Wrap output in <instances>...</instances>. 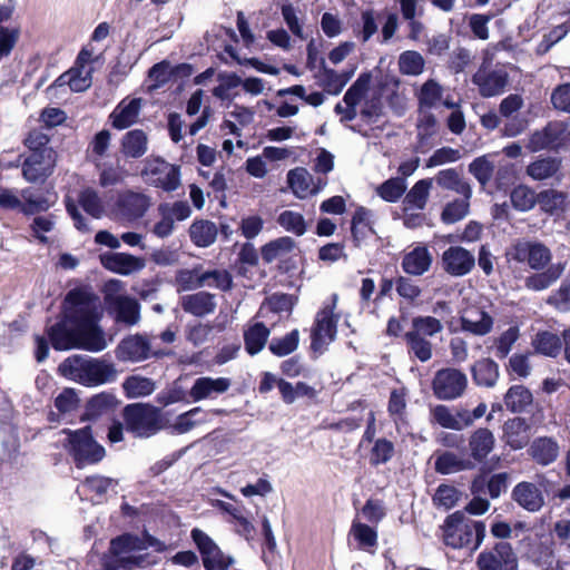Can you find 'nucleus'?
Returning <instances> with one entry per match:
<instances>
[{"mask_svg":"<svg viewBox=\"0 0 570 570\" xmlns=\"http://www.w3.org/2000/svg\"><path fill=\"white\" fill-rule=\"evenodd\" d=\"M99 299L82 289L70 291L63 304V318L52 325L48 335L56 350L82 348L100 352L107 347L104 332L98 326Z\"/></svg>","mask_w":570,"mask_h":570,"instance_id":"nucleus-1","label":"nucleus"},{"mask_svg":"<svg viewBox=\"0 0 570 570\" xmlns=\"http://www.w3.org/2000/svg\"><path fill=\"white\" fill-rule=\"evenodd\" d=\"M62 376L86 386H97L114 382L118 372L115 365L101 358L72 355L59 365Z\"/></svg>","mask_w":570,"mask_h":570,"instance_id":"nucleus-2","label":"nucleus"},{"mask_svg":"<svg viewBox=\"0 0 570 570\" xmlns=\"http://www.w3.org/2000/svg\"><path fill=\"white\" fill-rule=\"evenodd\" d=\"M485 538L483 521H465L464 513L455 511L449 514L443 524V541L453 549H478Z\"/></svg>","mask_w":570,"mask_h":570,"instance_id":"nucleus-3","label":"nucleus"},{"mask_svg":"<svg viewBox=\"0 0 570 570\" xmlns=\"http://www.w3.org/2000/svg\"><path fill=\"white\" fill-rule=\"evenodd\" d=\"M125 430L135 438L148 439L167 426L161 411L148 403L128 404L122 410Z\"/></svg>","mask_w":570,"mask_h":570,"instance_id":"nucleus-4","label":"nucleus"},{"mask_svg":"<svg viewBox=\"0 0 570 570\" xmlns=\"http://www.w3.org/2000/svg\"><path fill=\"white\" fill-rule=\"evenodd\" d=\"M443 330L440 320L433 316H415L412 318V327L404 334L407 352L414 358L425 363L432 358L433 345L428 340Z\"/></svg>","mask_w":570,"mask_h":570,"instance_id":"nucleus-5","label":"nucleus"},{"mask_svg":"<svg viewBox=\"0 0 570 570\" xmlns=\"http://www.w3.org/2000/svg\"><path fill=\"white\" fill-rule=\"evenodd\" d=\"M60 436L59 442L73 456L79 468L97 463L105 456V449L94 441L89 428L63 430Z\"/></svg>","mask_w":570,"mask_h":570,"instance_id":"nucleus-6","label":"nucleus"},{"mask_svg":"<svg viewBox=\"0 0 570 570\" xmlns=\"http://www.w3.org/2000/svg\"><path fill=\"white\" fill-rule=\"evenodd\" d=\"M124 283L119 279H110L105 284V301L116 322L128 326L136 325L140 321V305L136 298L124 295Z\"/></svg>","mask_w":570,"mask_h":570,"instance_id":"nucleus-7","label":"nucleus"},{"mask_svg":"<svg viewBox=\"0 0 570 570\" xmlns=\"http://www.w3.org/2000/svg\"><path fill=\"white\" fill-rule=\"evenodd\" d=\"M338 302V295L332 294L330 299L317 312L311 331V348L314 352L322 351L323 347L336 338L337 324L341 318L335 313Z\"/></svg>","mask_w":570,"mask_h":570,"instance_id":"nucleus-8","label":"nucleus"},{"mask_svg":"<svg viewBox=\"0 0 570 570\" xmlns=\"http://www.w3.org/2000/svg\"><path fill=\"white\" fill-rule=\"evenodd\" d=\"M509 262L527 264L531 269L542 271L552 259L551 250L538 240L517 239L505 252Z\"/></svg>","mask_w":570,"mask_h":570,"instance_id":"nucleus-9","label":"nucleus"},{"mask_svg":"<svg viewBox=\"0 0 570 570\" xmlns=\"http://www.w3.org/2000/svg\"><path fill=\"white\" fill-rule=\"evenodd\" d=\"M431 389L438 400H456L461 397L468 389L466 374L455 367L440 368L434 373Z\"/></svg>","mask_w":570,"mask_h":570,"instance_id":"nucleus-10","label":"nucleus"},{"mask_svg":"<svg viewBox=\"0 0 570 570\" xmlns=\"http://www.w3.org/2000/svg\"><path fill=\"white\" fill-rule=\"evenodd\" d=\"M141 176L147 184L167 191L175 190L180 184L179 168L159 157L145 161Z\"/></svg>","mask_w":570,"mask_h":570,"instance_id":"nucleus-11","label":"nucleus"},{"mask_svg":"<svg viewBox=\"0 0 570 570\" xmlns=\"http://www.w3.org/2000/svg\"><path fill=\"white\" fill-rule=\"evenodd\" d=\"M518 557L510 542L498 541L476 557L478 570H518Z\"/></svg>","mask_w":570,"mask_h":570,"instance_id":"nucleus-12","label":"nucleus"},{"mask_svg":"<svg viewBox=\"0 0 570 570\" xmlns=\"http://www.w3.org/2000/svg\"><path fill=\"white\" fill-rule=\"evenodd\" d=\"M57 155L53 149L30 153L22 164V176L31 184L45 183L53 173Z\"/></svg>","mask_w":570,"mask_h":570,"instance_id":"nucleus-13","label":"nucleus"},{"mask_svg":"<svg viewBox=\"0 0 570 570\" xmlns=\"http://www.w3.org/2000/svg\"><path fill=\"white\" fill-rule=\"evenodd\" d=\"M144 549L145 543L131 534L121 535L110 543L111 553L124 568L145 567V554L140 553Z\"/></svg>","mask_w":570,"mask_h":570,"instance_id":"nucleus-14","label":"nucleus"},{"mask_svg":"<svg viewBox=\"0 0 570 570\" xmlns=\"http://www.w3.org/2000/svg\"><path fill=\"white\" fill-rule=\"evenodd\" d=\"M151 355L158 356V352L151 351L149 340L144 335H130L124 338L116 348V356L124 362H141Z\"/></svg>","mask_w":570,"mask_h":570,"instance_id":"nucleus-15","label":"nucleus"},{"mask_svg":"<svg viewBox=\"0 0 570 570\" xmlns=\"http://www.w3.org/2000/svg\"><path fill=\"white\" fill-rule=\"evenodd\" d=\"M149 207L150 199L148 196L131 190L119 194L116 203L117 215L127 222L141 218Z\"/></svg>","mask_w":570,"mask_h":570,"instance_id":"nucleus-16","label":"nucleus"},{"mask_svg":"<svg viewBox=\"0 0 570 570\" xmlns=\"http://www.w3.org/2000/svg\"><path fill=\"white\" fill-rule=\"evenodd\" d=\"M475 265V258L471 252L461 246H450L442 254V267L451 276H464Z\"/></svg>","mask_w":570,"mask_h":570,"instance_id":"nucleus-17","label":"nucleus"},{"mask_svg":"<svg viewBox=\"0 0 570 570\" xmlns=\"http://www.w3.org/2000/svg\"><path fill=\"white\" fill-rule=\"evenodd\" d=\"M432 263L433 256L428 246L417 245L403 255L401 267L407 275L422 276L430 271Z\"/></svg>","mask_w":570,"mask_h":570,"instance_id":"nucleus-18","label":"nucleus"},{"mask_svg":"<svg viewBox=\"0 0 570 570\" xmlns=\"http://www.w3.org/2000/svg\"><path fill=\"white\" fill-rule=\"evenodd\" d=\"M100 262L110 272L129 275L145 267V261L127 253H106L100 256Z\"/></svg>","mask_w":570,"mask_h":570,"instance_id":"nucleus-19","label":"nucleus"},{"mask_svg":"<svg viewBox=\"0 0 570 570\" xmlns=\"http://www.w3.org/2000/svg\"><path fill=\"white\" fill-rule=\"evenodd\" d=\"M472 80L478 86L480 95L484 98H490L504 91L509 82V76L503 70H491L488 72H476Z\"/></svg>","mask_w":570,"mask_h":570,"instance_id":"nucleus-20","label":"nucleus"},{"mask_svg":"<svg viewBox=\"0 0 570 570\" xmlns=\"http://www.w3.org/2000/svg\"><path fill=\"white\" fill-rule=\"evenodd\" d=\"M511 498L529 512H537L544 504L543 494L540 489L534 483L527 481L519 482L513 488Z\"/></svg>","mask_w":570,"mask_h":570,"instance_id":"nucleus-21","label":"nucleus"},{"mask_svg":"<svg viewBox=\"0 0 570 570\" xmlns=\"http://www.w3.org/2000/svg\"><path fill=\"white\" fill-rule=\"evenodd\" d=\"M495 439L488 428H479L473 431L469 438L470 459L476 463H482L494 449Z\"/></svg>","mask_w":570,"mask_h":570,"instance_id":"nucleus-22","label":"nucleus"},{"mask_svg":"<svg viewBox=\"0 0 570 570\" xmlns=\"http://www.w3.org/2000/svg\"><path fill=\"white\" fill-rule=\"evenodd\" d=\"M141 98H125L110 114L111 124L117 129H125L134 125L141 109Z\"/></svg>","mask_w":570,"mask_h":570,"instance_id":"nucleus-23","label":"nucleus"},{"mask_svg":"<svg viewBox=\"0 0 570 570\" xmlns=\"http://www.w3.org/2000/svg\"><path fill=\"white\" fill-rule=\"evenodd\" d=\"M472 381L476 386L493 387L500 376L499 365L490 357L475 361L470 368Z\"/></svg>","mask_w":570,"mask_h":570,"instance_id":"nucleus-24","label":"nucleus"},{"mask_svg":"<svg viewBox=\"0 0 570 570\" xmlns=\"http://www.w3.org/2000/svg\"><path fill=\"white\" fill-rule=\"evenodd\" d=\"M530 426L524 417L515 416L509 419L503 425V433L507 444L513 450H521L528 445Z\"/></svg>","mask_w":570,"mask_h":570,"instance_id":"nucleus-25","label":"nucleus"},{"mask_svg":"<svg viewBox=\"0 0 570 570\" xmlns=\"http://www.w3.org/2000/svg\"><path fill=\"white\" fill-rule=\"evenodd\" d=\"M92 69L87 65H80L71 68L69 71L62 73L52 86H69L75 92H82L87 90L92 82Z\"/></svg>","mask_w":570,"mask_h":570,"instance_id":"nucleus-26","label":"nucleus"},{"mask_svg":"<svg viewBox=\"0 0 570 570\" xmlns=\"http://www.w3.org/2000/svg\"><path fill=\"white\" fill-rule=\"evenodd\" d=\"M528 452L538 464L549 465L557 460L559 445L552 438L541 436L531 443Z\"/></svg>","mask_w":570,"mask_h":570,"instance_id":"nucleus-27","label":"nucleus"},{"mask_svg":"<svg viewBox=\"0 0 570 570\" xmlns=\"http://www.w3.org/2000/svg\"><path fill=\"white\" fill-rule=\"evenodd\" d=\"M121 154L127 158H140L148 150V136L141 129L127 131L120 141Z\"/></svg>","mask_w":570,"mask_h":570,"instance_id":"nucleus-28","label":"nucleus"},{"mask_svg":"<svg viewBox=\"0 0 570 570\" xmlns=\"http://www.w3.org/2000/svg\"><path fill=\"white\" fill-rule=\"evenodd\" d=\"M271 330L263 323L256 322L249 325L243 334L244 346L247 354L254 356L258 354L266 345Z\"/></svg>","mask_w":570,"mask_h":570,"instance_id":"nucleus-29","label":"nucleus"},{"mask_svg":"<svg viewBox=\"0 0 570 570\" xmlns=\"http://www.w3.org/2000/svg\"><path fill=\"white\" fill-rule=\"evenodd\" d=\"M563 129L558 125L548 124L542 130L533 132L530 137V147L538 151L542 149H552L560 146Z\"/></svg>","mask_w":570,"mask_h":570,"instance_id":"nucleus-30","label":"nucleus"},{"mask_svg":"<svg viewBox=\"0 0 570 570\" xmlns=\"http://www.w3.org/2000/svg\"><path fill=\"white\" fill-rule=\"evenodd\" d=\"M474 468L475 464L471 459L459 458L455 453L450 451L442 452L434 461L435 472L442 475L472 470Z\"/></svg>","mask_w":570,"mask_h":570,"instance_id":"nucleus-31","label":"nucleus"},{"mask_svg":"<svg viewBox=\"0 0 570 570\" xmlns=\"http://www.w3.org/2000/svg\"><path fill=\"white\" fill-rule=\"evenodd\" d=\"M503 402L511 413H523L532 404L533 395L522 384L511 385L503 395Z\"/></svg>","mask_w":570,"mask_h":570,"instance_id":"nucleus-32","label":"nucleus"},{"mask_svg":"<svg viewBox=\"0 0 570 570\" xmlns=\"http://www.w3.org/2000/svg\"><path fill=\"white\" fill-rule=\"evenodd\" d=\"M279 395L285 404H293L298 397H307L311 401H315L318 392L305 382L298 381L293 385L285 380L279 383Z\"/></svg>","mask_w":570,"mask_h":570,"instance_id":"nucleus-33","label":"nucleus"},{"mask_svg":"<svg viewBox=\"0 0 570 570\" xmlns=\"http://www.w3.org/2000/svg\"><path fill=\"white\" fill-rule=\"evenodd\" d=\"M563 265L554 264L540 273H534L525 277L524 285L528 289L539 292L550 287L563 273Z\"/></svg>","mask_w":570,"mask_h":570,"instance_id":"nucleus-34","label":"nucleus"},{"mask_svg":"<svg viewBox=\"0 0 570 570\" xmlns=\"http://www.w3.org/2000/svg\"><path fill=\"white\" fill-rule=\"evenodd\" d=\"M373 233L368 220V210L360 206L355 209L351 220V235L354 247H360L362 242Z\"/></svg>","mask_w":570,"mask_h":570,"instance_id":"nucleus-35","label":"nucleus"},{"mask_svg":"<svg viewBox=\"0 0 570 570\" xmlns=\"http://www.w3.org/2000/svg\"><path fill=\"white\" fill-rule=\"evenodd\" d=\"M295 248L296 242L292 237L282 236L263 245L261 248V255L263 261L269 264L293 252Z\"/></svg>","mask_w":570,"mask_h":570,"instance_id":"nucleus-36","label":"nucleus"},{"mask_svg":"<svg viewBox=\"0 0 570 570\" xmlns=\"http://www.w3.org/2000/svg\"><path fill=\"white\" fill-rule=\"evenodd\" d=\"M20 195L22 200L20 212L26 215L46 212L56 203L57 199L55 194H48L46 197L35 196L30 188L22 189Z\"/></svg>","mask_w":570,"mask_h":570,"instance_id":"nucleus-37","label":"nucleus"},{"mask_svg":"<svg viewBox=\"0 0 570 570\" xmlns=\"http://www.w3.org/2000/svg\"><path fill=\"white\" fill-rule=\"evenodd\" d=\"M561 168V159L556 157L538 158L527 167V174L534 180L553 177Z\"/></svg>","mask_w":570,"mask_h":570,"instance_id":"nucleus-38","label":"nucleus"},{"mask_svg":"<svg viewBox=\"0 0 570 570\" xmlns=\"http://www.w3.org/2000/svg\"><path fill=\"white\" fill-rule=\"evenodd\" d=\"M394 455L395 444L384 436L377 438L368 452V463L376 468L390 462Z\"/></svg>","mask_w":570,"mask_h":570,"instance_id":"nucleus-39","label":"nucleus"},{"mask_svg":"<svg viewBox=\"0 0 570 570\" xmlns=\"http://www.w3.org/2000/svg\"><path fill=\"white\" fill-rule=\"evenodd\" d=\"M431 422L444 429L461 431L464 429L463 421L460 417V410L455 413L443 404H438L431 409Z\"/></svg>","mask_w":570,"mask_h":570,"instance_id":"nucleus-40","label":"nucleus"},{"mask_svg":"<svg viewBox=\"0 0 570 570\" xmlns=\"http://www.w3.org/2000/svg\"><path fill=\"white\" fill-rule=\"evenodd\" d=\"M532 344L539 354L549 357H557L562 348L561 338L549 331L538 332Z\"/></svg>","mask_w":570,"mask_h":570,"instance_id":"nucleus-41","label":"nucleus"},{"mask_svg":"<svg viewBox=\"0 0 570 570\" xmlns=\"http://www.w3.org/2000/svg\"><path fill=\"white\" fill-rule=\"evenodd\" d=\"M122 389L129 399H138L150 395L156 390L151 379L131 375L122 382Z\"/></svg>","mask_w":570,"mask_h":570,"instance_id":"nucleus-42","label":"nucleus"},{"mask_svg":"<svg viewBox=\"0 0 570 570\" xmlns=\"http://www.w3.org/2000/svg\"><path fill=\"white\" fill-rule=\"evenodd\" d=\"M435 180L442 188L454 190L466 197L471 195L470 185L460 177L454 168L440 170L435 176Z\"/></svg>","mask_w":570,"mask_h":570,"instance_id":"nucleus-43","label":"nucleus"},{"mask_svg":"<svg viewBox=\"0 0 570 570\" xmlns=\"http://www.w3.org/2000/svg\"><path fill=\"white\" fill-rule=\"evenodd\" d=\"M298 344L299 332L295 328L282 337H273L268 344V350L273 355L284 357L294 353L297 350Z\"/></svg>","mask_w":570,"mask_h":570,"instance_id":"nucleus-44","label":"nucleus"},{"mask_svg":"<svg viewBox=\"0 0 570 570\" xmlns=\"http://www.w3.org/2000/svg\"><path fill=\"white\" fill-rule=\"evenodd\" d=\"M78 203L92 218L99 219L106 214V207L101 197L92 188L82 189L78 195Z\"/></svg>","mask_w":570,"mask_h":570,"instance_id":"nucleus-45","label":"nucleus"},{"mask_svg":"<svg viewBox=\"0 0 570 570\" xmlns=\"http://www.w3.org/2000/svg\"><path fill=\"white\" fill-rule=\"evenodd\" d=\"M183 308L196 316H203L212 312L214 303L209 293L199 292L193 295H187L183 298Z\"/></svg>","mask_w":570,"mask_h":570,"instance_id":"nucleus-46","label":"nucleus"},{"mask_svg":"<svg viewBox=\"0 0 570 570\" xmlns=\"http://www.w3.org/2000/svg\"><path fill=\"white\" fill-rule=\"evenodd\" d=\"M538 204L548 214L563 210L567 205V194L557 189H546L538 193Z\"/></svg>","mask_w":570,"mask_h":570,"instance_id":"nucleus-47","label":"nucleus"},{"mask_svg":"<svg viewBox=\"0 0 570 570\" xmlns=\"http://www.w3.org/2000/svg\"><path fill=\"white\" fill-rule=\"evenodd\" d=\"M510 200L514 209L528 212L538 204V194L525 185H518L512 189Z\"/></svg>","mask_w":570,"mask_h":570,"instance_id":"nucleus-48","label":"nucleus"},{"mask_svg":"<svg viewBox=\"0 0 570 570\" xmlns=\"http://www.w3.org/2000/svg\"><path fill=\"white\" fill-rule=\"evenodd\" d=\"M371 85V73L363 72L358 78L351 85L343 97V101L346 106L356 107L361 100L365 97Z\"/></svg>","mask_w":570,"mask_h":570,"instance_id":"nucleus-49","label":"nucleus"},{"mask_svg":"<svg viewBox=\"0 0 570 570\" xmlns=\"http://www.w3.org/2000/svg\"><path fill=\"white\" fill-rule=\"evenodd\" d=\"M431 186V179L426 178L417 180L405 195V205L411 208L423 209L426 205Z\"/></svg>","mask_w":570,"mask_h":570,"instance_id":"nucleus-50","label":"nucleus"},{"mask_svg":"<svg viewBox=\"0 0 570 570\" xmlns=\"http://www.w3.org/2000/svg\"><path fill=\"white\" fill-rule=\"evenodd\" d=\"M320 66L322 72L315 76L318 79V85L328 95H340L344 87L340 80L338 72L332 68H327L324 58H320Z\"/></svg>","mask_w":570,"mask_h":570,"instance_id":"nucleus-51","label":"nucleus"},{"mask_svg":"<svg viewBox=\"0 0 570 570\" xmlns=\"http://www.w3.org/2000/svg\"><path fill=\"white\" fill-rule=\"evenodd\" d=\"M277 224L296 236H303L307 230L304 216L294 210L282 212L277 217Z\"/></svg>","mask_w":570,"mask_h":570,"instance_id":"nucleus-52","label":"nucleus"},{"mask_svg":"<svg viewBox=\"0 0 570 570\" xmlns=\"http://www.w3.org/2000/svg\"><path fill=\"white\" fill-rule=\"evenodd\" d=\"M406 184L403 178L394 177L385 180L376 188V194L387 203L397 202L405 193Z\"/></svg>","mask_w":570,"mask_h":570,"instance_id":"nucleus-53","label":"nucleus"},{"mask_svg":"<svg viewBox=\"0 0 570 570\" xmlns=\"http://www.w3.org/2000/svg\"><path fill=\"white\" fill-rule=\"evenodd\" d=\"M118 401L116 396L111 393H99L92 396L87 404V415L91 417L99 416L104 413L116 407Z\"/></svg>","mask_w":570,"mask_h":570,"instance_id":"nucleus-54","label":"nucleus"},{"mask_svg":"<svg viewBox=\"0 0 570 570\" xmlns=\"http://www.w3.org/2000/svg\"><path fill=\"white\" fill-rule=\"evenodd\" d=\"M399 67L403 75L417 76L423 72L424 59L414 50H407L400 55Z\"/></svg>","mask_w":570,"mask_h":570,"instance_id":"nucleus-55","label":"nucleus"},{"mask_svg":"<svg viewBox=\"0 0 570 570\" xmlns=\"http://www.w3.org/2000/svg\"><path fill=\"white\" fill-rule=\"evenodd\" d=\"M480 318L478 321H471L466 317H461V327L463 331L471 334L483 336L491 332L493 327V318L485 311H479Z\"/></svg>","mask_w":570,"mask_h":570,"instance_id":"nucleus-56","label":"nucleus"},{"mask_svg":"<svg viewBox=\"0 0 570 570\" xmlns=\"http://www.w3.org/2000/svg\"><path fill=\"white\" fill-rule=\"evenodd\" d=\"M351 533L357 541L361 549H368L377 546V532L374 528L358 522L353 521Z\"/></svg>","mask_w":570,"mask_h":570,"instance_id":"nucleus-57","label":"nucleus"},{"mask_svg":"<svg viewBox=\"0 0 570 570\" xmlns=\"http://www.w3.org/2000/svg\"><path fill=\"white\" fill-rule=\"evenodd\" d=\"M460 495L461 493L455 487L442 483L435 490L432 501L436 508L450 510L456 504Z\"/></svg>","mask_w":570,"mask_h":570,"instance_id":"nucleus-58","label":"nucleus"},{"mask_svg":"<svg viewBox=\"0 0 570 570\" xmlns=\"http://www.w3.org/2000/svg\"><path fill=\"white\" fill-rule=\"evenodd\" d=\"M214 276V273L207 272L199 274L198 271L184 269L176 276V282L181 291H189L202 287L207 278Z\"/></svg>","mask_w":570,"mask_h":570,"instance_id":"nucleus-59","label":"nucleus"},{"mask_svg":"<svg viewBox=\"0 0 570 570\" xmlns=\"http://www.w3.org/2000/svg\"><path fill=\"white\" fill-rule=\"evenodd\" d=\"M190 238L197 246H209L214 242V225L207 220L195 222L189 229Z\"/></svg>","mask_w":570,"mask_h":570,"instance_id":"nucleus-60","label":"nucleus"},{"mask_svg":"<svg viewBox=\"0 0 570 570\" xmlns=\"http://www.w3.org/2000/svg\"><path fill=\"white\" fill-rule=\"evenodd\" d=\"M469 171L481 185H485L493 176L494 165L485 156H481L469 165Z\"/></svg>","mask_w":570,"mask_h":570,"instance_id":"nucleus-61","label":"nucleus"},{"mask_svg":"<svg viewBox=\"0 0 570 570\" xmlns=\"http://www.w3.org/2000/svg\"><path fill=\"white\" fill-rule=\"evenodd\" d=\"M547 303L559 311H570V278H564L559 288L552 292Z\"/></svg>","mask_w":570,"mask_h":570,"instance_id":"nucleus-62","label":"nucleus"},{"mask_svg":"<svg viewBox=\"0 0 570 570\" xmlns=\"http://www.w3.org/2000/svg\"><path fill=\"white\" fill-rule=\"evenodd\" d=\"M395 289L399 296L409 303H414L422 294L421 287L413 279L405 276H399L395 279Z\"/></svg>","mask_w":570,"mask_h":570,"instance_id":"nucleus-63","label":"nucleus"},{"mask_svg":"<svg viewBox=\"0 0 570 570\" xmlns=\"http://www.w3.org/2000/svg\"><path fill=\"white\" fill-rule=\"evenodd\" d=\"M468 212L469 204L464 200L455 199L445 205L441 214V219L445 224H454L464 218Z\"/></svg>","mask_w":570,"mask_h":570,"instance_id":"nucleus-64","label":"nucleus"}]
</instances>
